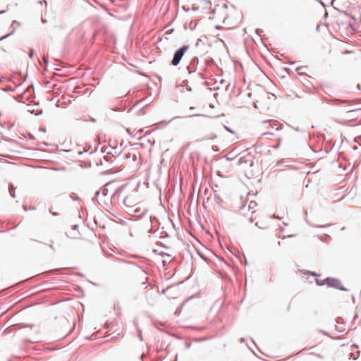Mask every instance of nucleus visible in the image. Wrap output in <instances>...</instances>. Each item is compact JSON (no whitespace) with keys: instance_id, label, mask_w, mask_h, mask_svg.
<instances>
[{"instance_id":"4","label":"nucleus","mask_w":361,"mask_h":361,"mask_svg":"<svg viewBox=\"0 0 361 361\" xmlns=\"http://www.w3.org/2000/svg\"><path fill=\"white\" fill-rule=\"evenodd\" d=\"M198 63V59L197 57H194L191 59L190 65L188 66V70L189 73H191L192 72H195L196 68L195 66Z\"/></svg>"},{"instance_id":"7","label":"nucleus","mask_w":361,"mask_h":361,"mask_svg":"<svg viewBox=\"0 0 361 361\" xmlns=\"http://www.w3.org/2000/svg\"><path fill=\"white\" fill-rule=\"evenodd\" d=\"M110 154H111V153L107 152V155H104V156H103V159H104V161H105L106 162H108V161H112V159H115L114 156H113V155L110 156V155H109Z\"/></svg>"},{"instance_id":"18","label":"nucleus","mask_w":361,"mask_h":361,"mask_svg":"<svg viewBox=\"0 0 361 361\" xmlns=\"http://www.w3.org/2000/svg\"><path fill=\"white\" fill-rule=\"evenodd\" d=\"M357 109H351L349 111H356ZM357 110H361V108L360 109H358Z\"/></svg>"},{"instance_id":"24","label":"nucleus","mask_w":361,"mask_h":361,"mask_svg":"<svg viewBox=\"0 0 361 361\" xmlns=\"http://www.w3.org/2000/svg\"><path fill=\"white\" fill-rule=\"evenodd\" d=\"M357 88L360 89V85H357Z\"/></svg>"},{"instance_id":"20","label":"nucleus","mask_w":361,"mask_h":361,"mask_svg":"<svg viewBox=\"0 0 361 361\" xmlns=\"http://www.w3.org/2000/svg\"><path fill=\"white\" fill-rule=\"evenodd\" d=\"M51 214H52L53 215H56V213H55V212H51Z\"/></svg>"},{"instance_id":"9","label":"nucleus","mask_w":361,"mask_h":361,"mask_svg":"<svg viewBox=\"0 0 361 361\" xmlns=\"http://www.w3.org/2000/svg\"><path fill=\"white\" fill-rule=\"evenodd\" d=\"M316 283L319 286H322V285H324L325 283H326L325 279L323 281H319V280L317 279Z\"/></svg>"},{"instance_id":"2","label":"nucleus","mask_w":361,"mask_h":361,"mask_svg":"<svg viewBox=\"0 0 361 361\" xmlns=\"http://www.w3.org/2000/svg\"><path fill=\"white\" fill-rule=\"evenodd\" d=\"M325 281H326V283L328 284V286L330 287H333V288L343 290H345L344 288V287L342 286L341 281L337 279H332V278H326L325 279Z\"/></svg>"},{"instance_id":"1","label":"nucleus","mask_w":361,"mask_h":361,"mask_svg":"<svg viewBox=\"0 0 361 361\" xmlns=\"http://www.w3.org/2000/svg\"><path fill=\"white\" fill-rule=\"evenodd\" d=\"M188 48V46L185 45L176 50L171 62V65L178 66Z\"/></svg>"},{"instance_id":"22","label":"nucleus","mask_w":361,"mask_h":361,"mask_svg":"<svg viewBox=\"0 0 361 361\" xmlns=\"http://www.w3.org/2000/svg\"><path fill=\"white\" fill-rule=\"evenodd\" d=\"M267 134L272 135L273 133H267Z\"/></svg>"},{"instance_id":"3","label":"nucleus","mask_w":361,"mask_h":361,"mask_svg":"<svg viewBox=\"0 0 361 361\" xmlns=\"http://www.w3.org/2000/svg\"><path fill=\"white\" fill-rule=\"evenodd\" d=\"M103 152V148H102L99 152L98 151L97 148H96L94 152H92V155H93V157H92V159L94 160L95 164L97 166L103 165V161L102 159L99 157L100 153Z\"/></svg>"},{"instance_id":"14","label":"nucleus","mask_w":361,"mask_h":361,"mask_svg":"<svg viewBox=\"0 0 361 361\" xmlns=\"http://www.w3.org/2000/svg\"><path fill=\"white\" fill-rule=\"evenodd\" d=\"M29 56L30 58H32L33 56V50L32 49H30V54H29Z\"/></svg>"},{"instance_id":"16","label":"nucleus","mask_w":361,"mask_h":361,"mask_svg":"<svg viewBox=\"0 0 361 361\" xmlns=\"http://www.w3.org/2000/svg\"><path fill=\"white\" fill-rule=\"evenodd\" d=\"M5 90L6 91H13V90L11 87H9V88H6Z\"/></svg>"},{"instance_id":"10","label":"nucleus","mask_w":361,"mask_h":361,"mask_svg":"<svg viewBox=\"0 0 361 361\" xmlns=\"http://www.w3.org/2000/svg\"><path fill=\"white\" fill-rule=\"evenodd\" d=\"M333 102H334V104H336V102H339V103H342V104L348 102L347 100H339V99H334Z\"/></svg>"},{"instance_id":"26","label":"nucleus","mask_w":361,"mask_h":361,"mask_svg":"<svg viewBox=\"0 0 361 361\" xmlns=\"http://www.w3.org/2000/svg\"><path fill=\"white\" fill-rule=\"evenodd\" d=\"M85 1L89 4V1L88 0H85Z\"/></svg>"},{"instance_id":"13","label":"nucleus","mask_w":361,"mask_h":361,"mask_svg":"<svg viewBox=\"0 0 361 361\" xmlns=\"http://www.w3.org/2000/svg\"><path fill=\"white\" fill-rule=\"evenodd\" d=\"M69 237L71 238H78V236L77 235H75V234H70V235H68Z\"/></svg>"},{"instance_id":"15","label":"nucleus","mask_w":361,"mask_h":361,"mask_svg":"<svg viewBox=\"0 0 361 361\" xmlns=\"http://www.w3.org/2000/svg\"><path fill=\"white\" fill-rule=\"evenodd\" d=\"M47 22V20L46 19H44L43 18H42V23H46Z\"/></svg>"},{"instance_id":"19","label":"nucleus","mask_w":361,"mask_h":361,"mask_svg":"<svg viewBox=\"0 0 361 361\" xmlns=\"http://www.w3.org/2000/svg\"><path fill=\"white\" fill-rule=\"evenodd\" d=\"M49 247H50L51 249H53V250H54V247H53V245H49Z\"/></svg>"},{"instance_id":"8","label":"nucleus","mask_w":361,"mask_h":361,"mask_svg":"<svg viewBox=\"0 0 361 361\" xmlns=\"http://www.w3.org/2000/svg\"><path fill=\"white\" fill-rule=\"evenodd\" d=\"M270 126H271L272 128H276V130H279L281 128V124H279L277 123V121H272L271 123H270Z\"/></svg>"},{"instance_id":"23","label":"nucleus","mask_w":361,"mask_h":361,"mask_svg":"<svg viewBox=\"0 0 361 361\" xmlns=\"http://www.w3.org/2000/svg\"><path fill=\"white\" fill-rule=\"evenodd\" d=\"M94 221L95 224H97V220L95 219H94Z\"/></svg>"},{"instance_id":"5","label":"nucleus","mask_w":361,"mask_h":361,"mask_svg":"<svg viewBox=\"0 0 361 361\" xmlns=\"http://www.w3.org/2000/svg\"><path fill=\"white\" fill-rule=\"evenodd\" d=\"M20 25V23H19L18 21L17 20H13L11 25V27L12 28V31L7 34L6 35H5L4 37H2L1 38V39H5V38H7L8 37H9L10 35H13L14 33V32L16 31V28L18 27H19Z\"/></svg>"},{"instance_id":"25","label":"nucleus","mask_w":361,"mask_h":361,"mask_svg":"<svg viewBox=\"0 0 361 361\" xmlns=\"http://www.w3.org/2000/svg\"><path fill=\"white\" fill-rule=\"evenodd\" d=\"M4 12H5L4 11H1V12H0V13H4Z\"/></svg>"},{"instance_id":"12","label":"nucleus","mask_w":361,"mask_h":361,"mask_svg":"<svg viewBox=\"0 0 361 361\" xmlns=\"http://www.w3.org/2000/svg\"><path fill=\"white\" fill-rule=\"evenodd\" d=\"M96 81H97V84H99L98 79L94 78H92V84H91V86H93V85H94L93 82H96Z\"/></svg>"},{"instance_id":"21","label":"nucleus","mask_w":361,"mask_h":361,"mask_svg":"<svg viewBox=\"0 0 361 361\" xmlns=\"http://www.w3.org/2000/svg\"><path fill=\"white\" fill-rule=\"evenodd\" d=\"M91 121H92V122H93V121H94V119L92 118Z\"/></svg>"},{"instance_id":"17","label":"nucleus","mask_w":361,"mask_h":361,"mask_svg":"<svg viewBox=\"0 0 361 361\" xmlns=\"http://www.w3.org/2000/svg\"><path fill=\"white\" fill-rule=\"evenodd\" d=\"M78 227V225H75V226H73V230H75Z\"/></svg>"},{"instance_id":"11","label":"nucleus","mask_w":361,"mask_h":361,"mask_svg":"<svg viewBox=\"0 0 361 361\" xmlns=\"http://www.w3.org/2000/svg\"><path fill=\"white\" fill-rule=\"evenodd\" d=\"M43 61H44L45 65H48L49 61H48V58L47 57L44 56L43 57Z\"/></svg>"},{"instance_id":"6","label":"nucleus","mask_w":361,"mask_h":361,"mask_svg":"<svg viewBox=\"0 0 361 361\" xmlns=\"http://www.w3.org/2000/svg\"><path fill=\"white\" fill-rule=\"evenodd\" d=\"M8 190H9V193H10L11 196L14 198L16 197V195H15L16 188L13 186V184H9Z\"/></svg>"}]
</instances>
